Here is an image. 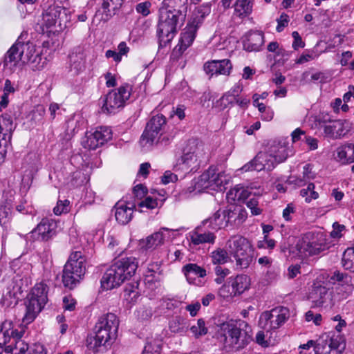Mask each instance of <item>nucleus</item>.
<instances>
[{
  "instance_id": "72a5a7b5",
  "label": "nucleus",
  "mask_w": 354,
  "mask_h": 354,
  "mask_svg": "<svg viewBox=\"0 0 354 354\" xmlns=\"http://www.w3.org/2000/svg\"><path fill=\"white\" fill-rule=\"evenodd\" d=\"M254 0H236L234 15L240 19L248 17L252 12Z\"/></svg>"
},
{
  "instance_id": "6e6552de",
  "label": "nucleus",
  "mask_w": 354,
  "mask_h": 354,
  "mask_svg": "<svg viewBox=\"0 0 354 354\" xmlns=\"http://www.w3.org/2000/svg\"><path fill=\"white\" fill-rule=\"evenodd\" d=\"M131 87L126 84L110 91L102 100L103 113H115L123 107L131 95Z\"/></svg>"
},
{
  "instance_id": "dca6fc26",
  "label": "nucleus",
  "mask_w": 354,
  "mask_h": 354,
  "mask_svg": "<svg viewBox=\"0 0 354 354\" xmlns=\"http://www.w3.org/2000/svg\"><path fill=\"white\" fill-rule=\"evenodd\" d=\"M308 299L316 307L330 306L333 304L331 292L319 282L314 283L308 295Z\"/></svg>"
},
{
  "instance_id": "c03bdc74",
  "label": "nucleus",
  "mask_w": 354,
  "mask_h": 354,
  "mask_svg": "<svg viewBox=\"0 0 354 354\" xmlns=\"http://www.w3.org/2000/svg\"><path fill=\"white\" fill-rule=\"evenodd\" d=\"M330 280H332L333 283L335 281L341 283L342 288H344V283L346 284V286L345 287L346 291V297L353 290L352 286L348 284V283L351 282V277L347 274L340 272L339 271H335L331 276Z\"/></svg>"
},
{
  "instance_id": "a18cd8bd",
  "label": "nucleus",
  "mask_w": 354,
  "mask_h": 354,
  "mask_svg": "<svg viewBox=\"0 0 354 354\" xmlns=\"http://www.w3.org/2000/svg\"><path fill=\"white\" fill-rule=\"evenodd\" d=\"M342 266L344 269L350 270L351 272H354V248H347L342 257Z\"/></svg>"
},
{
  "instance_id": "de8ad7c7",
  "label": "nucleus",
  "mask_w": 354,
  "mask_h": 354,
  "mask_svg": "<svg viewBox=\"0 0 354 354\" xmlns=\"http://www.w3.org/2000/svg\"><path fill=\"white\" fill-rule=\"evenodd\" d=\"M94 133L102 146L111 140L113 136L112 131L108 127H97Z\"/></svg>"
},
{
  "instance_id": "f704fd0d",
  "label": "nucleus",
  "mask_w": 354,
  "mask_h": 354,
  "mask_svg": "<svg viewBox=\"0 0 354 354\" xmlns=\"http://www.w3.org/2000/svg\"><path fill=\"white\" fill-rule=\"evenodd\" d=\"M208 174H205V171L196 179L194 180L192 185L187 188L185 190L186 193H201L203 191L209 189L211 184L208 183Z\"/></svg>"
},
{
  "instance_id": "4c0bfd02",
  "label": "nucleus",
  "mask_w": 354,
  "mask_h": 354,
  "mask_svg": "<svg viewBox=\"0 0 354 354\" xmlns=\"http://www.w3.org/2000/svg\"><path fill=\"white\" fill-rule=\"evenodd\" d=\"M313 68L304 71L301 76L300 82L303 84L313 83H324L326 80V74L324 72L316 71L311 73Z\"/></svg>"
},
{
  "instance_id": "ea45409f",
  "label": "nucleus",
  "mask_w": 354,
  "mask_h": 354,
  "mask_svg": "<svg viewBox=\"0 0 354 354\" xmlns=\"http://www.w3.org/2000/svg\"><path fill=\"white\" fill-rule=\"evenodd\" d=\"M48 286L43 281L37 283L32 288L30 293V296L35 297L37 300H39L41 304H46L48 301Z\"/></svg>"
},
{
  "instance_id": "69168bd1",
  "label": "nucleus",
  "mask_w": 354,
  "mask_h": 354,
  "mask_svg": "<svg viewBox=\"0 0 354 354\" xmlns=\"http://www.w3.org/2000/svg\"><path fill=\"white\" fill-rule=\"evenodd\" d=\"M276 242L273 239H268L267 234L264 235V240L260 241L257 243V246L259 248H266L270 249H273L275 247Z\"/></svg>"
},
{
  "instance_id": "37998d69",
  "label": "nucleus",
  "mask_w": 354,
  "mask_h": 354,
  "mask_svg": "<svg viewBox=\"0 0 354 354\" xmlns=\"http://www.w3.org/2000/svg\"><path fill=\"white\" fill-rule=\"evenodd\" d=\"M69 59L71 71L73 70L75 73H79L84 68L85 58L83 53H72L70 55Z\"/></svg>"
},
{
  "instance_id": "f257e3e1",
  "label": "nucleus",
  "mask_w": 354,
  "mask_h": 354,
  "mask_svg": "<svg viewBox=\"0 0 354 354\" xmlns=\"http://www.w3.org/2000/svg\"><path fill=\"white\" fill-rule=\"evenodd\" d=\"M119 320L116 315L108 313L100 317L95 324L93 334L88 335L86 346L94 352L110 347L117 337Z\"/></svg>"
},
{
  "instance_id": "c756f323",
  "label": "nucleus",
  "mask_w": 354,
  "mask_h": 354,
  "mask_svg": "<svg viewBox=\"0 0 354 354\" xmlns=\"http://www.w3.org/2000/svg\"><path fill=\"white\" fill-rule=\"evenodd\" d=\"M325 135L330 138H339L346 134L344 124L342 120L330 121L323 126Z\"/></svg>"
},
{
  "instance_id": "473e14b6",
  "label": "nucleus",
  "mask_w": 354,
  "mask_h": 354,
  "mask_svg": "<svg viewBox=\"0 0 354 354\" xmlns=\"http://www.w3.org/2000/svg\"><path fill=\"white\" fill-rule=\"evenodd\" d=\"M229 280L234 295L243 293L250 286V278L245 274L237 275L235 278H230Z\"/></svg>"
},
{
  "instance_id": "5fc2aeb1",
  "label": "nucleus",
  "mask_w": 354,
  "mask_h": 354,
  "mask_svg": "<svg viewBox=\"0 0 354 354\" xmlns=\"http://www.w3.org/2000/svg\"><path fill=\"white\" fill-rule=\"evenodd\" d=\"M211 12V4L209 3H203L201 6L196 8L194 12V21L193 22H196L197 20L199 22L201 20H203L206 16L209 15Z\"/></svg>"
},
{
  "instance_id": "e2e57ef3",
  "label": "nucleus",
  "mask_w": 354,
  "mask_h": 354,
  "mask_svg": "<svg viewBox=\"0 0 354 354\" xmlns=\"http://www.w3.org/2000/svg\"><path fill=\"white\" fill-rule=\"evenodd\" d=\"M76 301L71 296H65L63 298V308L65 310L72 311L75 308Z\"/></svg>"
},
{
  "instance_id": "ddd939ff",
  "label": "nucleus",
  "mask_w": 354,
  "mask_h": 354,
  "mask_svg": "<svg viewBox=\"0 0 354 354\" xmlns=\"http://www.w3.org/2000/svg\"><path fill=\"white\" fill-rule=\"evenodd\" d=\"M16 126L8 113L0 116V160H3Z\"/></svg>"
},
{
  "instance_id": "cd10ccee",
  "label": "nucleus",
  "mask_w": 354,
  "mask_h": 354,
  "mask_svg": "<svg viewBox=\"0 0 354 354\" xmlns=\"http://www.w3.org/2000/svg\"><path fill=\"white\" fill-rule=\"evenodd\" d=\"M207 225L209 227L214 230L228 227L226 214L224 212V209L218 210L212 216L203 221V226Z\"/></svg>"
},
{
  "instance_id": "8fccbe9b",
  "label": "nucleus",
  "mask_w": 354,
  "mask_h": 354,
  "mask_svg": "<svg viewBox=\"0 0 354 354\" xmlns=\"http://www.w3.org/2000/svg\"><path fill=\"white\" fill-rule=\"evenodd\" d=\"M212 261L215 265L224 264L228 261L230 257L226 250L218 248L211 253Z\"/></svg>"
},
{
  "instance_id": "a878e982",
  "label": "nucleus",
  "mask_w": 354,
  "mask_h": 354,
  "mask_svg": "<svg viewBox=\"0 0 354 354\" xmlns=\"http://www.w3.org/2000/svg\"><path fill=\"white\" fill-rule=\"evenodd\" d=\"M185 15L179 10L169 7H162L159 9L158 22H178L184 21Z\"/></svg>"
},
{
  "instance_id": "58836bf2",
  "label": "nucleus",
  "mask_w": 354,
  "mask_h": 354,
  "mask_svg": "<svg viewBox=\"0 0 354 354\" xmlns=\"http://www.w3.org/2000/svg\"><path fill=\"white\" fill-rule=\"evenodd\" d=\"M268 149L270 150V156L274 159L276 165L285 161L288 156V149L285 145L279 144L272 145Z\"/></svg>"
},
{
  "instance_id": "39448f33",
  "label": "nucleus",
  "mask_w": 354,
  "mask_h": 354,
  "mask_svg": "<svg viewBox=\"0 0 354 354\" xmlns=\"http://www.w3.org/2000/svg\"><path fill=\"white\" fill-rule=\"evenodd\" d=\"M227 247L235 259L238 268H248L253 259V249L248 239L239 235L234 236L227 241Z\"/></svg>"
},
{
  "instance_id": "a211bd4d",
  "label": "nucleus",
  "mask_w": 354,
  "mask_h": 354,
  "mask_svg": "<svg viewBox=\"0 0 354 354\" xmlns=\"http://www.w3.org/2000/svg\"><path fill=\"white\" fill-rule=\"evenodd\" d=\"M171 230L162 227L159 231L140 241V246L145 250H154L164 244L165 241L169 238Z\"/></svg>"
},
{
  "instance_id": "2eb2a0df",
  "label": "nucleus",
  "mask_w": 354,
  "mask_h": 354,
  "mask_svg": "<svg viewBox=\"0 0 354 354\" xmlns=\"http://www.w3.org/2000/svg\"><path fill=\"white\" fill-rule=\"evenodd\" d=\"M276 166L274 159L270 156L269 149L266 151L259 152L255 158L245 164L241 169L244 171H260L263 169L270 171Z\"/></svg>"
},
{
  "instance_id": "e433bc0d",
  "label": "nucleus",
  "mask_w": 354,
  "mask_h": 354,
  "mask_svg": "<svg viewBox=\"0 0 354 354\" xmlns=\"http://www.w3.org/2000/svg\"><path fill=\"white\" fill-rule=\"evenodd\" d=\"M63 16L66 17V10L59 6H50L44 14L45 22H61Z\"/></svg>"
},
{
  "instance_id": "393cba45",
  "label": "nucleus",
  "mask_w": 354,
  "mask_h": 354,
  "mask_svg": "<svg viewBox=\"0 0 354 354\" xmlns=\"http://www.w3.org/2000/svg\"><path fill=\"white\" fill-rule=\"evenodd\" d=\"M335 159L343 165L354 162V144L348 143L337 147Z\"/></svg>"
},
{
  "instance_id": "9b49d317",
  "label": "nucleus",
  "mask_w": 354,
  "mask_h": 354,
  "mask_svg": "<svg viewBox=\"0 0 354 354\" xmlns=\"http://www.w3.org/2000/svg\"><path fill=\"white\" fill-rule=\"evenodd\" d=\"M204 155L203 146L192 142L184 149L183 154L179 160V165L186 173L196 171Z\"/></svg>"
},
{
  "instance_id": "79ce46f5",
  "label": "nucleus",
  "mask_w": 354,
  "mask_h": 354,
  "mask_svg": "<svg viewBox=\"0 0 354 354\" xmlns=\"http://www.w3.org/2000/svg\"><path fill=\"white\" fill-rule=\"evenodd\" d=\"M250 194L243 187L236 186L227 193L229 201H243L250 196Z\"/></svg>"
},
{
  "instance_id": "0eeeda50",
  "label": "nucleus",
  "mask_w": 354,
  "mask_h": 354,
  "mask_svg": "<svg viewBox=\"0 0 354 354\" xmlns=\"http://www.w3.org/2000/svg\"><path fill=\"white\" fill-rule=\"evenodd\" d=\"M221 341L225 348L228 350H239L248 343L249 337L245 330H242L233 322L223 323L221 326Z\"/></svg>"
},
{
  "instance_id": "f3484780",
  "label": "nucleus",
  "mask_w": 354,
  "mask_h": 354,
  "mask_svg": "<svg viewBox=\"0 0 354 354\" xmlns=\"http://www.w3.org/2000/svg\"><path fill=\"white\" fill-rule=\"evenodd\" d=\"M124 0H103L94 15L93 22H107L120 9Z\"/></svg>"
},
{
  "instance_id": "a19ab883",
  "label": "nucleus",
  "mask_w": 354,
  "mask_h": 354,
  "mask_svg": "<svg viewBox=\"0 0 354 354\" xmlns=\"http://www.w3.org/2000/svg\"><path fill=\"white\" fill-rule=\"evenodd\" d=\"M66 28V24H42L39 26L43 35H46L47 37H50L53 36L58 35Z\"/></svg>"
},
{
  "instance_id": "1a4fd4ad",
  "label": "nucleus",
  "mask_w": 354,
  "mask_h": 354,
  "mask_svg": "<svg viewBox=\"0 0 354 354\" xmlns=\"http://www.w3.org/2000/svg\"><path fill=\"white\" fill-rule=\"evenodd\" d=\"M346 344L342 336L333 333L324 334L316 340L315 354H342Z\"/></svg>"
},
{
  "instance_id": "b1692460",
  "label": "nucleus",
  "mask_w": 354,
  "mask_h": 354,
  "mask_svg": "<svg viewBox=\"0 0 354 354\" xmlns=\"http://www.w3.org/2000/svg\"><path fill=\"white\" fill-rule=\"evenodd\" d=\"M243 48L247 51H259L264 43L263 32L250 31L248 32L243 41Z\"/></svg>"
},
{
  "instance_id": "c9c22d12",
  "label": "nucleus",
  "mask_w": 354,
  "mask_h": 354,
  "mask_svg": "<svg viewBox=\"0 0 354 354\" xmlns=\"http://www.w3.org/2000/svg\"><path fill=\"white\" fill-rule=\"evenodd\" d=\"M198 28L197 24H187L181 32L179 42L182 43L185 47H189L196 37Z\"/></svg>"
},
{
  "instance_id": "2f4dec72",
  "label": "nucleus",
  "mask_w": 354,
  "mask_h": 354,
  "mask_svg": "<svg viewBox=\"0 0 354 354\" xmlns=\"http://www.w3.org/2000/svg\"><path fill=\"white\" fill-rule=\"evenodd\" d=\"M182 272L189 283L194 282L196 277L203 278L207 275L205 269L196 263H188L182 268Z\"/></svg>"
},
{
  "instance_id": "f8f14e48",
  "label": "nucleus",
  "mask_w": 354,
  "mask_h": 354,
  "mask_svg": "<svg viewBox=\"0 0 354 354\" xmlns=\"http://www.w3.org/2000/svg\"><path fill=\"white\" fill-rule=\"evenodd\" d=\"M290 317V311L286 307H277L261 314L260 326L267 331L279 328Z\"/></svg>"
},
{
  "instance_id": "052dcab7",
  "label": "nucleus",
  "mask_w": 354,
  "mask_h": 354,
  "mask_svg": "<svg viewBox=\"0 0 354 354\" xmlns=\"http://www.w3.org/2000/svg\"><path fill=\"white\" fill-rule=\"evenodd\" d=\"M247 207L250 209L252 215H259L261 213V209L258 207L259 202L257 198L253 196L252 198L245 200Z\"/></svg>"
},
{
  "instance_id": "bf43d9fd",
  "label": "nucleus",
  "mask_w": 354,
  "mask_h": 354,
  "mask_svg": "<svg viewBox=\"0 0 354 354\" xmlns=\"http://www.w3.org/2000/svg\"><path fill=\"white\" fill-rule=\"evenodd\" d=\"M151 3L149 1H145L138 3L136 6V10L138 14H140L143 17H147L150 14V8Z\"/></svg>"
},
{
  "instance_id": "13d9d810",
  "label": "nucleus",
  "mask_w": 354,
  "mask_h": 354,
  "mask_svg": "<svg viewBox=\"0 0 354 354\" xmlns=\"http://www.w3.org/2000/svg\"><path fill=\"white\" fill-rule=\"evenodd\" d=\"M214 272L217 277L214 279L217 284H221L225 277L230 274V270L227 268H223L220 266H216L214 268Z\"/></svg>"
},
{
  "instance_id": "c85d7f7f",
  "label": "nucleus",
  "mask_w": 354,
  "mask_h": 354,
  "mask_svg": "<svg viewBox=\"0 0 354 354\" xmlns=\"http://www.w3.org/2000/svg\"><path fill=\"white\" fill-rule=\"evenodd\" d=\"M133 206H127L124 202H118L115 205V216L116 221L122 224H127L133 216Z\"/></svg>"
},
{
  "instance_id": "20e7f679",
  "label": "nucleus",
  "mask_w": 354,
  "mask_h": 354,
  "mask_svg": "<svg viewBox=\"0 0 354 354\" xmlns=\"http://www.w3.org/2000/svg\"><path fill=\"white\" fill-rule=\"evenodd\" d=\"M86 259L80 251L73 252L66 263L62 274L65 287L73 289L78 284L86 271Z\"/></svg>"
},
{
  "instance_id": "aec40b11",
  "label": "nucleus",
  "mask_w": 354,
  "mask_h": 354,
  "mask_svg": "<svg viewBox=\"0 0 354 354\" xmlns=\"http://www.w3.org/2000/svg\"><path fill=\"white\" fill-rule=\"evenodd\" d=\"M19 332L15 328L14 324L12 321L6 320L0 326V354L5 351L6 346H8L9 342H13L15 339L17 333Z\"/></svg>"
},
{
  "instance_id": "5701e85b",
  "label": "nucleus",
  "mask_w": 354,
  "mask_h": 354,
  "mask_svg": "<svg viewBox=\"0 0 354 354\" xmlns=\"http://www.w3.org/2000/svg\"><path fill=\"white\" fill-rule=\"evenodd\" d=\"M205 227V226L203 225L198 226L189 234L190 241L194 245H198L204 243H214L216 238V235L214 232L205 230L203 229Z\"/></svg>"
},
{
  "instance_id": "7ed1b4c3",
  "label": "nucleus",
  "mask_w": 354,
  "mask_h": 354,
  "mask_svg": "<svg viewBox=\"0 0 354 354\" xmlns=\"http://www.w3.org/2000/svg\"><path fill=\"white\" fill-rule=\"evenodd\" d=\"M26 33H21L15 43L6 53L3 62L0 65L3 70L12 73L18 68H21L29 60L28 55L32 50V42L24 41Z\"/></svg>"
},
{
  "instance_id": "9d476101",
  "label": "nucleus",
  "mask_w": 354,
  "mask_h": 354,
  "mask_svg": "<svg viewBox=\"0 0 354 354\" xmlns=\"http://www.w3.org/2000/svg\"><path fill=\"white\" fill-rule=\"evenodd\" d=\"M167 124L166 118L163 115L153 116L147 122L146 128L142 133L140 144L146 149L152 147L158 138V136L165 130Z\"/></svg>"
},
{
  "instance_id": "603ef678",
  "label": "nucleus",
  "mask_w": 354,
  "mask_h": 354,
  "mask_svg": "<svg viewBox=\"0 0 354 354\" xmlns=\"http://www.w3.org/2000/svg\"><path fill=\"white\" fill-rule=\"evenodd\" d=\"M185 327V319L182 317H175L169 322V329L173 333L183 332Z\"/></svg>"
},
{
  "instance_id": "423d86ee",
  "label": "nucleus",
  "mask_w": 354,
  "mask_h": 354,
  "mask_svg": "<svg viewBox=\"0 0 354 354\" xmlns=\"http://www.w3.org/2000/svg\"><path fill=\"white\" fill-rule=\"evenodd\" d=\"M295 248L302 258L318 254L328 248L326 235L321 232H308L298 241Z\"/></svg>"
},
{
  "instance_id": "412c9836",
  "label": "nucleus",
  "mask_w": 354,
  "mask_h": 354,
  "mask_svg": "<svg viewBox=\"0 0 354 354\" xmlns=\"http://www.w3.org/2000/svg\"><path fill=\"white\" fill-rule=\"evenodd\" d=\"M45 305V304H41L39 300L35 299V297L28 295L25 301L26 313L23 322L27 324L32 322Z\"/></svg>"
},
{
  "instance_id": "f03ea898",
  "label": "nucleus",
  "mask_w": 354,
  "mask_h": 354,
  "mask_svg": "<svg viewBox=\"0 0 354 354\" xmlns=\"http://www.w3.org/2000/svg\"><path fill=\"white\" fill-rule=\"evenodd\" d=\"M138 263L135 257H124L114 262L101 279V286L104 290H111L120 286L125 280L133 275Z\"/></svg>"
},
{
  "instance_id": "680f3d73",
  "label": "nucleus",
  "mask_w": 354,
  "mask_h": 354,
  "mask_svg": "<svg viewBox=\"0 0 354 354\" xmlns=\"http://www.w3.org/2000/svg\"><path fill=\"white\" fill-rule=\"evenodd\" d=\"M69 203L68 200L58 201L57 205L53 208L55 214L60 215L62 213H66L68 211V207Z\"/></svg>"
},
{
  "instance_id": "09e8293b",
  "label": "nucleus",
  "mask_w": 354,
  "mask_h": 354,
  "mask_svg": "<svg viewBox=\"0 0 354 354\" xmlns=\"http://www.w3.org/2000/svg\"><path fill=\"white\" fill-rule=\"evenodd\" d=\"M315 184L309 183L306 188L300 190V196L305 198V201L308 203H310L313 200H316L319 198V194L315 191Z\"/></svg>"
},
{
  "instance_id": "6e6d98bb",
  "label": "nucleus",
  "mask_w": 354,
  "mask_h": 354,
  "mask_svg": "<svg viewBox=\"0 0 354 354\" xmlns=\"http://www.w3.org/2000/svg\"><path fill=\"white\" fill-rule=\"evenodd\" d=\"M224 212L226 214L227 222L229 225H237V220L241 214V209L235 207L233 210L228 209H224Z\"/></svg>"
},
{
  "instance_id": "7c9ffc66",
  "label": "nucleus",
  "mask_w": 354,
  "mask_h": 354,
  "mask_svg": "<svg viewBox=\"0 0 354 354\" xmlns=\"http://www.w3.org/2000/svg\"><path fill=\"white\" fill-rule=\"evenodd\" d=\"M32 50L28 55L29 60L26 64H29L33 71H41L47 64L48 59L42 57L41 53L36 49V46L32 43Z\"/></svg>"
},
{
  "instance_id": "6ab92c4d",
  "label": "nucleus",
  "mask_w": 354,
  "mask_h": 354,
  "mask_svg": "<svg viewBox=\"0 0 354 354\" xmlns=\"http://www.w3.org/2000/svg\"><path fill=\"white\" fill-rule=\"evenodd\" d=\"M205 72L211 76L216 75H229L232 68L230 61L227 59L212 60L204 64Z\"/></svg>"
},
{
  "instance_id": "bb28decb",
  "label": "nucleus",
  "mask_w": 354,
  "mask_h": 354,
  "mask_svg": "<svg viewBox=\"0 0 354 354\" xmlns=\"http://www.w3.org/2000/svg\"><path fill=\"white\" fill-rule=\"evenodd\" d=\"M205 174H208V183L211 184V190H222V188L225 184L227 183L228 179L224 172L216 173V169L209 167L205 171Z\"/></svg>"
},
{
  "instance_id": "4d7b16f0",
  "label": "nucleus",
  "mask_w": 354,
  "mask_h": 354,
  "mask_svg": "<svg viewBox=\"0 0 354 354\" xmlns=\"http://www.w3.org/2000/svg\"><path fill=\"white\" fill-rule=\"evenodd\" d=\"M12 207L10 205H2L0 207V223L6 225L12 216Z\"/></svg>"
},
{
  "instance_id": "0e129e2a",
  "label": "nucleus",
  "mask_w": 354,
  "mask_h": 354,
  "mask_svg": "<svg viewBox=\"0 0 354 354\" xmlns=\"http://www.w3.org/2000/svg\"><path fill=\"white\" fill-rule=\"evenodd\" d=\"M173 136L169 133H160L156 139L155 144H160L162 145H168L173 139Z\"/></svg>"
},
{
  "instance_id": "864d4df0",
  "label": "nucleus",
  "mask_w": 354,
  "mask_h": 354,
  "mask_svg": "<svg viewBox=\"0 0 354 354\" xmlns=\"http://www.w3.org/2000/svg\"><path fill=\"white\" fill-rule=\"evenodd\" d=\"M190 330L196 338H198L207 333L208 329L205 326V322L203 319H198L196 324L190 328Z\"/></svg>"
},
{
  "instance_id": "338daca9",
  "label": "nucleus",
  "mask_w": 354,
  "mask_h": 354,
  "mask_svg": "<svg viewBox=\"0 0 354 354\" xmlns=\"http://www.w3.org/2000/svg\"><path fill=\"white\" fill-rule=\"evenodd\" d=\"M187 48L188 47L184 46L182 43L179 42L174 48L171 55V58L172 59H178Z\"/></svg>"
},
{
  "instance_id": "774afa93",
  "label": "nucleus",
  "mask_w": 354,
  "mask_h": 354,
  "mask_svg": "<svg viewBox=\"0 0 354 354\" xmlns=\"http://www.w3.org/2000/svg\"><path fill=\"white\" fill-rule=\"evenodd\" d=\"M292 37L294 39L292 43V48L295 50H297L299 48H304L305 46V43L302 41L301 37L297 31H294L292 33Z\"/></svg>"
},
{
  "instance_id": "49530a36",
  "label": "nucleus",
  "mask_w": 354,
  "mask_h": 354,
  "mask_svg": "<svg viewBox=\"0 0 354 354\" xmlns=\"http://www.w3.org/2000/svg\"><path fill=\"white\" fill-rule=\"evenodd\" d=\"M82 145L85 149L90 150H94L102 146L94 132H87L82 139Z\"/></svg>"
},
{
  "instance_id": "4be33fe9",
  "label": "nucleus",
  "mask_w": 354,
  "mask_h": 354,
  "mask_svg": "<svg viewBox=\"0 0 354 354\" xmlns=\"http://www.w3.org/2000/svg\"><path fill=\"white\" fill-rule=\"evenodd\" d=\"M176 24H158L157 35L159 48L169 44L176 35Z\"/></svg>"
},
{
  "instance_id": "4468645a",
  "label": "nucleus",
  "mask_w": 354,
  "mask_h": 354,
  "mask_svg": "<svg viewBox=\"0 0 354 354\" xmlns=\"http://www.w3.org/2000/svg\"><path fill=\"white\" fill-rule=\"evenodd\" d=\"M57 224L52 219L43 218L30 233V239L33 241H48L56 234Z\"/></svg>"
},
{
  "instance_id": "3c124183",
  "label": "nucleus",
  "mask_w": 354,
  "mask_h": 354,
  "mask_svg": "<svg viewBox=\"0 0 354 354\" xmlns=\"http://www.w3.org/2000/svg\"><path fill=\"white\" fill-rule=\"evenodd\" d=\"M165 199L163 198L162 200L158 201L156 198H153L151 196H147L145 200L138 202V207L140 209V212H143V208H146L148 209H153L158 207L159 205L161 206L162 205V202Z\"/></svg>"
}]
</instances>
